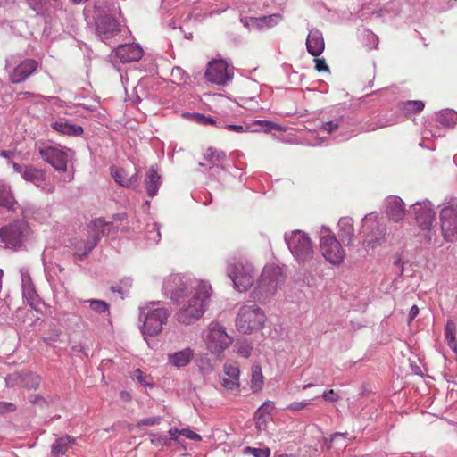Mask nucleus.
<instances>
[{"label":"nucleus","mask_w":457,"mask_h":457,"mask_svg":"<svg viewBox=\"0 0 457 457\" xmlns=\"http://www.w3.org/2000/svg\"><path fill=\"white\" fill-rule=\"evenodd\" d=\"M188 279L183 275H170L162 286V292L173 303L179 306L177 320L179 323L189 325L199 320L206 311L211 297L212 287L206 281L197 283L196 292L188 296Z\"/></svg>","instance_id":"obj_1"},{"label":"nucleus","mask_w":457,"mask_h":457,"mask_svg":"<svg viewBox=\"0 0 457 457\" xmlns=\"http://www.w3.org/2000/svg\"><path fill=\"white\" fill-rule=\"evenodd\" d=\"M112 229H118V227H113L112 222L106 221L103 218L93 220L88 226L86 237H75L71 240V244L75 251V255L79 260L87 257L101 238L110 234Z\"/></svg>","instance_id":"obj_2"},{"label":"nucleus","mask_w":457,"mask_h":457,"mask_svg":"<svg viewBox=\"0 0 457 457\" xmlns=\"http://www.w3.org/2000/svg\"><path fill=\"white\" fill-rule=\"evenodd\" d=\"M286 276L283 270L277 265H266L257 279L251 296L259 303H263L272 297L285 282Z\"/></svg>","instance_id":"obj_3"},{"label":"nucleus","mask_w":457,"mask_h":457,"mask_svg":"<svg viewBox=\"0 0 457 457\" xmlns=\"http://www.w3.org/2000/svg\"><path fill=\"white\" fill-rule=\"evenodd\" d=\"M21 214L23 219L15 220L0 228V242L4 248L19 249L30 233L29 226L26 221V219L29 218L30 211L21 208Z\"/></svg>","instance_id":"obj_4"},{"label":"nucleus","mask_w":457,"mask_h":457,"mask_svg":"<svg viewBox=\"0 0 457 457\" xmlns=\"http://www.w3.org/2000/svg\"><path fill=\"white\" fill-rule=\"evenodd\" d=\"M227 276L238 292L247 291L253 285L256 277L253 265L246 259L232 258L228 261Z\"/></svg>","instance_id":"obj_5"},{"label":"nucleus","mask_w":457,"mask_h":457,"mask_svg":"<svg viewBox=\"0 0 457 457\" xmlns=\"http://www.w3.org/2000/svg\"><path fill=\"white\" fill-rule=\"evenodd\" d=\"M265 314L263 311L255 304L243 305L236 319V326L239 332L251 334L261 330L264 327Z\"/></svg>","instance_id":"obj_6"},{"label":"nucleus","mask_w":457,"mask_h":457,"mask_svg":"<svg viewBox=\"0 0 457 457\" xmlns=\"http://www.w3.org/2000/svg\"><path fill=\"white\" fill-rule=\"evenodd\" d=\"M284 238L289 251L299 263L312 259L314 251L312 241L306 233L302 230H295L290 234L286 233Z\"/></svg>","instance_id":"obj_7"},{"label":"nucleus","mask_w":457,"mask_h":457,"mask_svg":"<svg viewBox=\"0 0 457 457\" xmlns=\"http://www.w3.org/2000/svg\"><path fill=\"white\" fill-rule=\"evenodd\" d=\"M169 312L165 308H140V320H143L141 332L144 336L154 337L162 332L166 324Z\"/></svg>","instance_id":"obj_8"},{"label":"nucleus","mask_w":457,"mask_h":457,"mask_svg":"<svg viewBox=\"0 0 457 457\" xmlns=\"http://www.w3.org/2000/svg\"><path fill=\"white\" fill-rule=\"evenodd\" d=\"M364 245L371 249L381 245L386 240V228L380 223L378 217L372 213L365 215L362 219L361 232Z\"/></svg>","instance_id":"obj_9"},{"label":"nucleus","mask_w":457,"mask_h":457,"mask_svg":"<svg viewBox=\"0 0 457 457\" xmlns=\"http://www.w3.org/2000/svg\"><path fill=\"white\" fill-rule=\"evenodd\" d=\"M320 248L323 257L332 264H340L345 257L340 242L326 227L321 228Z\"/></svg>","instance_id":"obj_10"},{"label":"nucleus","mask_w":457,"mask_h":457,"mask_svg":"<svg viewBox=\"0 0 457 457\" xmlns=\"http://www.w3.org/2000/svg\"><path fill=\"white\" fill-rule=\"evenodd\" d=\"M96 33L103 41L113 37L120 31V24L111 13L110 5L96 7Z\"/></svg>","instance_id":"obj_11"},{"label":"nucleus","mask_w":457,"mask_h":457,"mask_svg":"<svg viewBox=\"0 0 457 457\" xmlns=\"http://www.w3.org/2000/svg\"><path fill=\"white\" fill-rule=\"evenodd\" d=\"M232 343V338L225 328L218 322L212 323L206 336L207 348L213 353H223Z\"/></svg>","instance_id":"obj_12"},{"label":"nucleus","mask_w":457,"mask_h":457,"mask_svg":"<svg viewBox=\"0 0 457 457\" xmlns=\"http://www.w3.org/2000/svg\"><path fill=\"white\" fill-rule=\"evenodd\" d=\"M38 154L55 170L62 172L67 170L68 152L65 148L43 144L38 146Z\"/></svg>","instance_id":"obj_13"},{"label":"nucleus","mask_w":457,"mask_h":457,"mask_svg":"<svg viewBox=\"0 0 457 457\" xmlns=\"http://www.w3.org/2000/svg\"><path fill=\"white\" fill-rule=\"evenodd\" d=\"M411 211L413 212L414 219L422 230L428 232L433 228L436 212L433 204L428 200L418 201L411 205Z\"/></svg>","instance_id":"obj_14"},{"label":"nucleus","mask_w":457,"mask_h":457,"mask_svg":"<svg viewBox=\"0 0 457 457\" xmlns=\"http://www.w3.org/2000/svg\"><path fill=\"white\" fill-rule=\"evenodd\" d=\"M441 230L448 242L457 239V208L446 206L440 212Z\"/></svg>","instance_id":"obj_15"},{"label":"nucleus","mask_w":457,"mask_h":457,"mask_svg":"<svg viewBox=\"0 0 457 457\" xmlns=\"http://www.w3.org/2000/svg\"><path fill=\"white\" fill-rule=\"evenodd\" d=\"M204 77L209 82L220 86H225L232 79V75L228 71V65L222 60L210 62Z\"/></svg>","instance_id":"obj_16"},{"label":"nucleus","mask_w":457,"mask_h":457,"mask_svg":"<svg viewBox=\"0 0 457 457\" xmlns=\"http://www.w3.org/2000/svg\"><path fill=\"white\" fill-rule=\"evenodd\" d=\"M38 68V62L32 58L21 61L10 73V81L13 84H20L33 75Z\"/></svg>","instance_id":"obj_17"},{"label":"nucleus","mask_w":457,"mask_h":457,"mask_svg":"<svg viewBox=\"0 0 457 457\" xmlns=\"http://www.w3.org/2000/svg\"><path fill=\"white\" fill-rule=\"evenodd\" d=\"M353 123L348 116L337 114L324 121L321 125V129L328 134H332L337 130H341L343 133L347 131L353 133L355 129H353Z\"/></svg>","instance_id":"obj_18"},{"label":"nucleus","mask_w":457,"mask_h":457,"mask_svg":"<svg viewBox=\"0 0 457 457\" xmlns=\"http://www.w3.org/2000/svg\"><path fill=\"white\" fill-rule=\"evenodd\" d=\"M21 288L24 300L32 308H36L39 303V297L27 270H21Z\"/></svg>","instance_id":"obj_19"},{"label":"nucleus","mask_w":457,"mask_h":457,"mask_svg":"<svg viewBox=\"0 0 457 457\" xmlns=\"http://www.w3.org/2000/svg\"><path fill=\"white\" fill-rule=\"evenodd\" d=\"M115 53L121 62H131L141 59L143 49L137 44H123L116 48Z\"/></svg>","instance_id":"obj_20"},{"label":"nucleus","mask_w":457,"mask_h":457,"mask_svg":"<svg viewBox=\"0 0 457 457\" xmlns=\"http://www.w3.org/2000/svg\"><path fill=\"white\" fill-rule=\"evenodd\" d=\"M325 48L323 35L318 29H312L306 38L307 52L314 57L320 56Z\"/></svg>","instance_id":"obj_21"},{"label":"nucleus","mask_w":457,"mask_h":457,"mask_svg":"<svg viewBox=\"0 0 457 457\" xmlns=\"http://www.w3.org/2000/svg\"><path fill=\"white\" fill-rule=\"evenodd\" d=\"M386 213L391 220L401 221L405 215L404 202L399 196L388 197L386 204Z\"/></svg>","instance_id":"obj_22"},{"label":"nucleus","mask_w":457,"mask_h":457,"mask_svg":"<svg viewBox=\"0 0 457 457\" xmlns=\"http://www.w3.org/2000/svg\"><path fill=\"white\" fill-rule=\"evenodd\" d=\"M111 175L117 184L127 188L135 187L138 179L137 173L129 177L126 170L119 167H112Z\"/></svg>","instance_id":"obj_23"},{"label":"nucleus","mask_w":457,"mask_h":457,"mask_svg":"<svg viewBox=\"0 0 457 457\" xmlns=\"http://www.w3.org/2000/svg\"><path fill=\"white\" fill-rule=\"evenodd\" d=\"M194 357V351L187 347L183 350L168 354V361L174 367L182 368L189 364Z\"/></svg>","instance_id":"obj_24"},{"label":"nucleus","mask_w":457,"mask_h":457,"mask_svg":"<svg viewBox=\"0 0 457 457\" xmlns=\"http://www.w3.org/2000/svg\"><path fill=\"white\" fill-rule=\"evenodd\" d=\"M145 184L148 196L151 198L154 197L158 193L162 179L161 176L153 167H151L146 173Z\"/></svg>","instance_id":"obj_25"},{"label":"nucleus","mask_w":457,"mask_h":457,"mask_svg":"<svg viewBox=\"0 0 457 457\" xmlns=\"http://www.w3.org/2000/svg\"><path fill=\"white\" fill-rule=\"evenodd\" d=\"M354 234L353 220L351 217H343L338 221V235L344 244H351Z\"/></svg>","instance_id":"obj_26"},{"label":"nucleus","mask_w":457,"mask_h":457,"mask_svg":"<svg viewBox=\"0 0 457 457\" xmlns=\"http://www.w3.org/2000/svg\"><path fill=\"white\" fill-rule=\"evenodd\" d=\"M21 178L39 187V184L46 179V172L44 170L37 169L33 165H26L25 170H22Z\"/></svg>","instance_id":"obj_27"},{"label":"nucleus","mask_w":457,"mask_h":457,"mask_svg":"<svg viewBox=\"0 0 457 457\" xmlns=\"http://www.w3.org/2000/svg\"><path fill=\"white\" fill-rule=\"evenodd\" d=\"M52 128L61 134L71 137L81 136L84 132L81 126L62 121H55L52 123Z\"/></svg>","instance_id":"obj_28"},{"label":"nucleus","mask_w":457,"mask_h":457,"mask_svg":"<svg viewBox=\"0 0 457 457\" xmlns=\"http://www.w3.org/2000/svg\"><path fill=\"white\" fill-rule=\"evenodd\" d=\"M16 205H18V204L15 201L10 187L4 184H0V210L6 209L8 211H15Z\"/></svg>","instance_id":"obj_29"},{"label":"nucleus","mask_w":457,"mask_h":457,"mask_svg":"<svg viewBox=\"0 0 457 457\" xmlns=\"http://www.w3.org/2000/svg\"><path fill=\"white\" fill-rule=\"evenodd\" d=\"M252 22L259 29H269L278 24L282 21L279 13L251 18Z\"/></svg>","instance_id":"obj_30"},{"label":"nucleus","mask_w":457,"mask_h":457,"mask_svg":"<svg viewBox=\"0 0 457 457\" xmlns=\"http://www.w3.org/2000/svg\"><path fill=\"white\" fill-rule=\"evenodd\" d=\"M425 107V104L420 100H408L401 102L398 104L399 110L405 115L420 112Z\"/></svg>","instance_id":"obj_31"},{"label":"nucleus","mask_w":457,"mask_h":457,"mask_svg":"<svg viewBox=\"0 0 457 457\" xmlns=\"http://www.w3.org/2000/svg\"><path fill=\"white\" fill-rule=\"evenodd\" d=\"M73 443L74 439L70 436H66L56 439L52 445L53 455H54L55 457L63 455Z\"/></svg>","instance_id":"obj_32"},{"label":"nucleus","mask_w":457,"mask_h":457,"mask_svg":"<svg viewBox=\"0 0 457 457\" xmlns=\"http://www.w3.org/2000/svg\"><path fill=\"white\" fill-rule=\"evenodd\" d=\"M80 303H88L90 309L97 314H107L110 315V304L100 299H79Z\"/></svg>","instance_id":"obj_33"},{"label":"nucleus","mask_w":457,"mask_h":457,"mask_svg":"<svg viewBox=\"0 0 457 457\" xmlns=\"http://www.w3.org/2000/svg\"><path fill=\"white\" fill-rule=\"evenodd\" d=\"M438 122L448 128L453 127L457 123V112L452 109H445L437 113Z\"/></svg>","instance_id":"obj_34"},{"label":"nucleus","mask_w":457,"mask_h":457,"mask_svg":"<svg viewBox=\"0 0 457 457\" xmlns=\"http://www.w3.org/2000/svg\"><path fill=\"white\" fill-rule=\"evenodd\" d=\"M161 226L157 222L148 223L145 230V239L150 245H155L161 240Z\"/></svg>","instance_id":"obj_35"},{"label":"nucleus","mask_w":457,"mask_h":457,"mask_svg":"<svg viewBox=\"0 0 457 457\" xmlns=\"http://www.w3.org/2000/svg\"><path fill=\"white\" fill-rule=\"evenodd\" d=\"M263 376L262 369L259 365H254L252 368L251 388L253 392H257L262 388Z\"/></svg>","instance_id":"obj_36"},{"label":"nucleus","mask_w":457,"mask_h":457,"mask_svg":"<svg viewBox=\"0 0 457 457\" xmlns=\"http://www.w3.org/2000/svg\"><path fill=\"white\" fill-rule=\"evenodd\" d=\"M187 116L190 118V120L197 124L207 126V125H213L218 127V125L220 124L221 121H217L214 118L211 116H205L202 113H187Z\"/></svg>","instance_id":"obj_37"},{"label":"nucleus","mask_w":457,"mask_h":457,"mask_svg":"<svg viewBox=\"0 0 457 457\" xmlns=\"http://www.w3.org/2000/svg\"><path fill=\"white\" fill-rule=\"evenodd\" d=\"M396 122H397V120L395 119H386V117H381L378 120V121L376 123L366 124L365 127H363L361 129V132L374 131L380 128L392 126V125L395 124Z\"/></svg>","instance_id":"obj_38"},{"label":"nucleus","mask_w":457,"mask_h":457,"mask_svg":"<svg viewBox=\"0 0 457 457\" xmlns=\"http://www.w3.org/2000/svg\"><path fill=\"white\" fill-rule=\"evenodd\" d=\"M253 125L260 126V129H254V131H263L269 133L271 131H282L283 128L278 123H274L270 120H256L253 123Z\"/></svg>","instance_id":"obj_39"},{"label":"nucleus","mask_w":457,"mask_h":457,"mask_svg":"<svg viewBox=\"0 0 457 457\" xmlns=\"http://www.w3.org/2000/svg\"><path fill=\"white\" fill-rule=\"evenodd\" d=\"M225 157V152H223L222 150H219L215 147L207 148L206 152L204 154V158L207 162H220L224 160Z\"/></svg>","instance_id":"obj_40"},{"label":"nucleus","mask_w":457,"mask_h":457,"mask_svg":"<svg viewBox=\"0 0 457 457\" xmlns=\"http://www.w3.org/2000/svg\"><path fill=\"white\" fill-rule=\"evenodd\" d=\"M224 373L228 378L239 380L240 370L237 363L227 361L224 366Z\"/></svg>","instance_id":"obj_41"},{"label":"nucleus","mask_w":457,"mask_h":457,"mask_svg":"<svg viewBox=\"0 0 457 457\" xmlns=\"http://www.w3.org/2000/svg\"><path fill=\"white\" fill-rule=\"evenodd\" d=\"M268 418L269 417L264 415L263 413H260L257 411H255V413H254L255 428L259 432L266 429Z\"/></svg>","instance_id":"obj_42"},{"label":"nucleus","mask_w":457,"mask_h":457,"mask_svg":"<svg viewBox=\"0 0 457 457\" xmlns=\"http://www.w3.org/2000/svg\"><path fill=\"white\" fill-rule=\"evenodd\" d=\"M245 453H251L254 457H270V449L268 447L254 448V447L247 446L245 449Z\"/></svg>","instance_id":"obj_43"},{"label":"nucleus","mask_w":457,"mask_h":457,"mask_svg":"<svg viewBox=\"0 0 457 457\" xmlns=\"http://www.w3.org/2000/svg\"><path fill=\"white\" fill-rule=\"evenodd\" d=\"M40 377L36 374H29L25 378V386L29 389H37L40 384Z\"/></svg>","instance_id":"obj_44"},{"label":"nucleus","mask_w":457,"mask_h":457,"mask_svg":"<svg viewBox=\"0 0 457 457\" xmlns=\"http://www.w3.org/2000/svg\"><path fill=\"white\" fill-rule=\"evenodd\" d=\"M220 384L225 389L230 391H233L239 387V380L233 379L230 378H221Z\"/></svg>","instance_id":"obj_45"},{"label":"nucleus","mask_w":457,"mask_h":457,"mask_svg":"<svg viewBox=\"0 0 457 457\" xmlns=\"http://www.w3.org/2000/svg\"><path fill=\"white\" fill-rule=\"evenodd\" d=\"M454 329V325L448 321L445 330V339L448 343V345L451 343L457 341L455 338Z\"/></svg>","instance_id":"obj_46"},{"label":"nucleus","mask_w":457,"mask_h":457,"mask_svg":"<svg viewBox=\"0 0 457 457\" xmlns=\"http://www.w3.org/2000/svg\"><path fill=\"white\" fill-rule=\"evenodd\" d=\"M161 420H162V418L159 416L145 418L138 421L137 427H141V426L151 427V426L158 425L161 422Z\"/></svg>","instance_id":"obj_47"},{"label":"nucleus","mask_w":457,"mask_h":457,"mask_svg":"<svg viewBox=\"0 0 457 457\" xmlns=\"http://www.w3.org/2000/svg\"><path fill=\"white\" fill-rule=\"evenodd\" d=\"M218 128H223L236 133H244L248 130V128H245L242 125L225 124L224 122H220Z\"/></svg>","instance_id":"obj_48"},{"label":"nucleus","mask_w":457,"mask_h":457,"mask_svg":"<svg viewBox=\"0 0 457 457\" xmlns=\"http://www.w3.org/2000/svg\"><path fill=\"white\" fill-rule=\"evenodd\" d=\"M274 409V403L271 401H266L257 409V411H259L260 413H263L264 415L269 417Z\"/></svg>","instance_id":"obj_49"},{"label":"nucleus","mask_w":457,"mask_h":457,"mask_svg":"<svg viewBox=\"0 0 457 457\" xmlns=\"http://www.w3.org/2000/svg\"><path fill=\"white\" fill-rule=\"evenodd\" d=\"M311 404H312V400H305V401H302V402H293L287 406V409L291 410V411H298Z\"/></svg>","instance_id":"obj_50"},{"label":"nucleus","mask_w":457,"mask_h":457,"mask_svg":"<svg viewBox=\"0 0 457 457\" xmlns=\"http://www.w3.org/2000/svg\"><path fill=\"white\" fill-rule=\"evenodd\" d=\"M181 435L184 436L187 439H191V440H195V441L202 440V436L199 434L192 431L189 428L181 429Z\"/></svg>","instance_id":"obj_51"},{"label":"nucleus","mask_w":457,"mask_h":457,"mask_svg":"<svg viewBox=\"0 0 457 457\" xmlns=\"http://www.w3.org/2000/svg\"><path fill=\"white\" fill-rule=\"evenodd\" d=\"M16 410L15 404L8 402H0V414L12 412Z\"/></svg>","instance_id":"obj_52"},{"label":"nucleus","mask_w":457,"mask_h":457,"mask_svg":"<svg viewBox=\"0 0 457 457\" xmlns=\"http://www.w3.org/2000/svg\"><path fill=\"white\" fill-rule=\"evenodd\" d=\"M321 396L325 401L331 403L338 400V395L333 389L324 391Z\"/></svg>","instance_id":"obj_53"},{"label":"nucleus","mask_w":457,"mask_h":457,"mask_svg":"<svg viewBox=\"0 0 457 457\" xmlns=\"http://www.w3.org/2000/svg\"><path fill=\"white\" fill-rule=\"evenodd\" d=\"M60 335H61V332L57 329H54L52 332H50L47 337H44V341L47 345H51V343L56 342L59 340Z\"/></svg>","instance_id":"obj_54"},{"label":"nucleus","mask_w":457,"mask_h":457,"mask_svg":"<svg viewBox=\"0 0 457 457\" xmlns=\"http://www.w3.org/2000/svg\"><path fill=\"white\" fill-rule=\"evenodd\" d=\"M237 353L245 357L248 358L251 355L252 353V347L249 345H241L237 347Z\"/></svg>","instance_id":"obj_55"},{"label":"nucleus","mask_w":457,"mask_h":457,"mask_svg":"<svg viewBox=\"0 0 457 457\" xmlns=\"http://www.w3.org/2000/svg\"><path fill=\"white\" fill-rule=\"evenodd\" d=\"M314 61H315V69H316L317 71H319V72H320V71H329V68L327 65V63H326L324 59L316 58Z\"/></svg>","instance_id":"obj_56"},{"label":"nucleus","mask_w":457,"mask_h":457,"mask_svg":"<svg viewBox=\"0 0 457 457\" xmlns=\"http://www.w3.org/2000/svg\"><path fill=\"white\" fill-rule=\"evenodd\" d=\"M29 402L33 404H37V405H43L46 403L44 397L40 395H30Z\"/></svg>","instance_id":"obj_57"},{"label":"nucleus","mask_w":457,"mask_h":457,"mask_svg":"<svg viewBox=\"0 0 457 457\" xmlns=\"http://www.w3.org/2000/svg\"><path fill=\"white\" fill-rule=\"evenodd\" d=\"M111 291L112 293H117L121 295L122 298L124 297L125 294L127 293L126 290L123 288V287L120 285H115L111 287Z\"/></svg>","instance_id":"obj_58"},{"label":"nucleus","mask_w":457,"mask_h":457,"mask_svg":"<svg viewBox=\"0 0 457 457\" xmlns=\"http://www.w3.org/2000/svg\"><path fill=\"white\" fill-rule=\"evenodd\" d=\"M419 314V308L417 305H412L410 312H409V314H408V320L409 321H411L413 320L417 315Z\"/></svg>","instance_id":"obj_59"},{"label":"nucleus","mask_w":457,"mask_h":457,"mask_svg":"<svg viewBox=\"0 0 457 457\" xmlns=\"http://www.w3.org/2000/svg\"><path fill=\"white\" fill-rule=\"evenodd\" d=\"M13 155H14V152L13 151L3 150V151L0 152V156H2L3 158L6 159L9 163H10V162H12V158L13 157Z\"/></svg>","instance_id":"obj_60"},{"label":"nucleus","mask_w":457,"mask_h":457,"mask_svg":"<svg viewBox=\"0 0 457 457\" xmlns=\"http://www.w3.org/2000/svg\"><path fill=\"white\" fill-rule=\"evenodd\" d=\"M42 1L43 0H28L29 5L33 10H39L42 8Z\"/></svg>","instance_id":"obj_61"},{"label":"nucleus","mask_w":457,"mask_h":457,"mask_svg":"<svg viewBox=\"0 0 457 457\" xmlns=\"http://www.w3.org/2000/svg\"><path fill=\"white\" fill-rule=\"evenodd\" d=\"M120 285L123 287L126 292H128L129 288L132 286V279L129 278H125L120 280Z\"/></svg>","instance_id":"obj_62"},{"label":"nucleus","mask_w":457,"mask_h":457,"mask_svg":"<svg viewBox=\"0 0 457 457\" xmlns=\"http://www.w3.org/2000/svg\"><path fill=\"white\" fill-rule=\"evenodd\" d=\"M135 376H136V378L137 380L140 383V384H145V375L144 373L142 372L141 370L139 369H137L135 370Z\"/></svg>","instance_id":"obj_63"},{"label":"nucleus","mask_w":457,"mask_h":457,"mask_svg":"<svg viewBox=\"0 0 457 457\" xmlns=\"http://www.w3.org/2000/svg\"><path fill=\"white\" fill-rule=\"evenodd\" d=\"M10 163L12 164L14 171L16 173H19L21 176H22V170H25V166H21L20 164H18L14 162H10Z\"/></svg>","instance_id":"obj_64"}]
</instances>
